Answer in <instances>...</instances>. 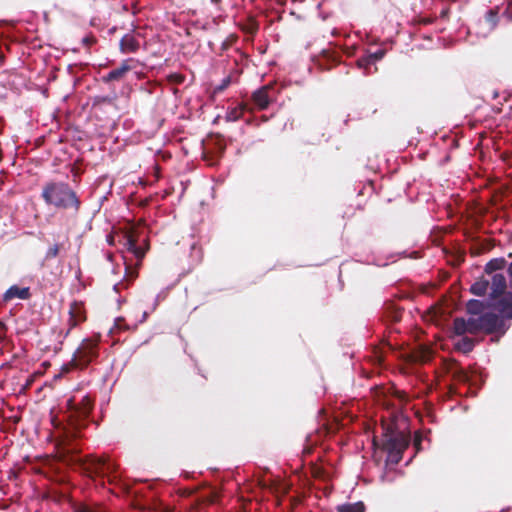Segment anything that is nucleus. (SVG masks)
<instances>
[{"label":"nucleus","instance_id":"1a4fd4ad","mask_svg":"<svg viewBox=\"0 0 512 512\" xmlns=\"http://www.w3.org/2000/svg\"><path fill=\"white\" fill-rule=\"evenodd\" d=\"M489 287L491 289L489 293L491 299H497L502 296L507 288L505 276L501 273H495L491 275Z\"/></svg>","mask_w":512,"mask_h":512},{"label":"nucleus","instance_id":"0eeeda50","mask_svg":"<svg viewBox=\"0 0 512 512\" xmlns=\"http://www.w3.org/2000/svg\"><path fill=\"white\" fill-rule=\"evenodd\" d=\"M276 94L275 84L269 83L257 89L252 94V100L260 110H264L276 99Z\"/></svg>","mask_w":512,"mask_h":512},{"label":"nucleus","instance_id":"dca6fc26","mask_svg":"<svg viewBox=\"0 0 512 512\" xmlns=\"http://www.w3.org/2000/svg\"><path fill=\"white\" fill-rule=\"evenodd\" d=\"M476 341L473 338L462 335V337L455 342L454 347L457 351L468 354L475 347Z\"/></svg>","mask_w":512,"mask_h":512},{"label":"nucleus","instance_id":"e433bc0d","mask_svg":"<svg viewBox=\"0 0 512 512\" xmlns=\"http://www.w3.org/2000/svg\"><path fill=\"white\" fill-rule=\"evenodd\" d=\"M95 0H88L86 4H83V6L92 8Z\"/></svg>","mask_w":512,"mask_h":512},{"label":"nucleus","instance_id":"a878e982","mask_svg":"<svg viewBox=\"0 0 512 512\" xmlns=\"http://www.w3.org/2000/svg\"><path fill=\"white\" fill-rule=\"evenodd\" d=\"M230 83H231V77L230 76L225 77L221 81V83L214 88L213 93L214 94L222 93L230 85Z\"/></svg>","mask_w":512,"mask_h":512},{"label":"nucleus","instance_id":"aec40b11","mask_svg":"<svg viewBox=\"0 0 512 512\" xmlns=\"http://www.w3.org/2000/svg\"><path fill=\"white\" fill-rule=\"evenodd\" d=\"M499 9L498 7L490 9L485 14V22L487 23L490 30H493L498 23L499 20Z\"/></svg>","mask_w":512,"mask_h":512},{"label":"nucleus","instance_id":"72a5a7b5","mask_svg":"<svg viewBox=\"0 0 512 512\" xmlns=\"http://www.w3.org/2000/svg\"><path fill=\"white\" fill-rule=\"evenodd\" d=\"M507 18L512 20V1H510L504 11Z\"/></svg>","mask_w":512,"mask_h":512},{"label":"nucleus","instance_id":"79ce46f5","mask_svg":"<svg viewBox=\"0 0 512 512\" xmlns=\"http://www.w3.org/2000/svg\"><path fill=\"white\" fill-rule=\"evenodd\" d=\"M211 2L215 5H219L221 3V0H211Z\"/></svg>","mask_w":512,"mask_h":512},{"label":"nucleus","instance_id":"4468645a","mask_svg":"<svg viewBox=\"0 0 512 512\" xmlns=\"http://www.w3.org/2000/svg\"><path fill=\"white\" fill-rule=\"evenodd\" d=\"M131 70V66L129 65V60H125L121 63L118 68L111 70L105 77L104 80L106 82L119 81L121 80L127 72Z\"/></svg>","mask_w":512,"mask_h":512},{"label":"nucleus","instance_id":"58836bf2","mask_svg":"<svg viewBox=\"0 0 512 512\" xmlns=\"http://www.w3.org/2000/svg\"><path fill=\"white\" fill-rule=\"evenodd\" d=\"M459 379L465 381L467 379L466 374L464 372H460Z\"/></svg>","mask_w":512,"mask_h":512},{"label":"nucleus","instance_id":"c756f323","mask_svg":"<svg viewBox=\"0 0 512 512\" xmlns=\"http://www.w3.org/2000/svg\"><path fill=\"white\" fill-rule=\"evenodd\" d=\"M312 476L317 479H324L325 471L321 467H312Z\"/></svg>","mask_w":512,"mask_h":512},{"label":"nucleus","instance_id":"ea45409f","mask_svg":"<svg viewBox=\"0 0 512 512\" xmlns=\"http://www.w3.org/2000/svg\"><path fill=\"white\" fill-rule=\"evenodd\" d=\"M508 274H509L510 278L512 279V263L508 267Z\"/></svg>","mask_w":512,"mask_h":512},{"label":"nucleus","instance_id":"7c9ffc66","mask_svg":"<svg viewBox=\"0 0 512 512\" xmlns=\"http://www.w3.org/2000/svg\"><path fill=\"white\" fill-rule=\"evenodd\" d=\"M73 512H102L87 505H78Z\"/></svg>","mask_w":512,"mask_h":512},{"label":"nucleus","instance_id":"20e7f679","mask_svg":"<svg viewBox=\"0 0 512 512\" xmlns=\"http://www.w3.org/2000/svg\"><path fill=\"white\" fill-rule=\"evenodd\" d=\"M98 356V344L91 339H85L74 353L73 362L78 367H86Z\"/></svg>","mask_w":512,"mask_h":512},{"label":"nucleus","instance_id":"7ed1b4c3","mask_svg":"<svg viewBox=\"0 0 512 512\" xmlns=\"http://www.w3.org/2000/svg\"><path fill=\"white\" fill-rule=\"evenodd\" d=\"M382 438L378 444L376 438L373 444L381 448L387 454L386 464L397 465L403 457V453L409 445V438L406 434L394 428L393 424L382 423Z\"/></svg>","mask_w":512,"mask_h":512},{"label":"nucleus","instance_id":"9b49d317","mask_svg":"<svg viewBox=\"0 0 512 512\" xmlns=\"http://www.w3.org/2000/svg\"><path fill=\"white\" fill-rule=\"evenodd\" d=\"M119 46L122 53H135L140 48V42L135 34L127 33L121 38Z\"/></svg>","mask_w":512,"mask_h":512},{"label":"nucleus","instance_id":"f3484780","mask_svg":"<svg viewBox=\"0 0 512 512\" xmlns=\"http://www.w3.org/2000/svg\"><path fill=\"white\" fill-rule=\"evenodd\" d=\"M490 280L480 278L470 287V292L476 296H484L489 288Z\"/></svg>","mask_w":512,"mask_h":512},{"label":"nucleus","instance_id":"2eb2a0df","mask_svg":"<svg viewBox=\"0 0 512 512\" xmlns=\"http://www.w3.org/2000/svg\"><path fill=\"white\" fill-rule=\"evenodd\" d=\"M384 318L389 323H397L402 319V309L389 303L385 307Z\"/></svg>","mask_w":512,"mask_h":512},{"label":"nucleus","instance_id":"5701e85b","mask_svg":"<svg viewBox=\"0 0 512 512\" xmlns=\"http://www.w3.org/2000/svg\"><path fill=\"white\" fill-rule=\"evenodd\" d=\"M388 392L392 397H394L398 401V406H401L408 401V396L404 391L397 390L394 387H391Z\"/></svg>","mask_w":512,"mask_h":512},{"label":"nucleus","instance_id":"c85d7f7f","mask_svg":"<svg viewBox=\"0 0 512 512\" xmlns=\"http://www.w3.org/2000/svg\"><path fill=\"white\" fill-rule=\"evenodd\" d=\"M168 79L172 83L182 84L185 80V76L180 73H173L169 75Z\"/></svg>","mask_w":512,"mask_h":512},{"label":"nucleus","instance_id":"a211bd4d","mask_svg":"<svg viewBox=\"0 0 512 512\" xmlns=\"http://www.w3.org/2000/svg\"><path fill=\"white\" fill-rule=\"evenodd\" d=\"M506 260L504 258H494L491 259L486 265H485V272L489 275L495 274L496 271L502 270L506 266Z\"/></svg>","mask_w":512,"mask_h":512},{"label":"nucleus","instance_id":"423d86ee","mask_svg":"<svg viewBox=\"0 0 512 512\" xmlns=\"http://www.w3.org/2000/svg\"><path fill=\"white\" fill-rule=\"evenodd\" d=\"M480 327H482L480 316L470 317L468 319L457 317L453 320V331L458 336L465 335L466 333L476 335L479 332H483Z\"/></svg>","mask_w":512,"mask_h":512},{"label":"nucleus","instance_id":"39448f33","mask_svg":"<svg viewBox=\"0 0 512 512\" xmlns=\"http://www.w3.org/2000/svg\"><path fill=\"white\" fill-rule=\"evenodd\" d=\"M480 322L483 332L488 335L499 333L502 336L508 329L504 319L492 312L481 314Z\"/></svg>","mask_w":512,"mask_h":512},{"label":"nucleus","instance_id":"473e14b6","mask_svg":"<svg viewBox=\"0 0 512 512\" xmlns=\"http://www.w3.org/2000/svg\"><path fill=\"white\" fill-rule=\"evenodd\" d=\"M115 327L117 329H128V326L125 324V320L123 318H117L116 319Z\"/></svg>","mask_w":512,"mask_h":512},{"label":"nucleus","instance_id":"2f4dec72","mask_svg":"<svg viewBox=\"0 0 512 512\" xmlns=\"http://www.w3.org/2000/svg\"><path fill=\"white\" fill-rule=\"evenodd\" d=\"M383 56H384V52L383 51H377V52L369 55V57H372L373 64H375L376 61L382 59Z\"/></svg>","mask_w":512,"mask_h":512},{"label":"nucleus","instance_id":"a18cd8bd","mask_svg":"<svg viewBox=\"0 0 512 512\" xmlns=\"http://www.w3.org/2000/svg\"><path fill=\"white\" fill-rule=\"evenodd\" d=\"M509 257H512V253L509 254Z\"/></svg>","mask_w":512,"mask_h":512},{"label":"nucleus","instance_id":"ddd939ff","mask_svg":"<svg viewBox=\"0 0 512 512\" xmlns=\"http://www.w3.org/2000/svg\"><path fill=\"white\" fill-rule=\"evenodd\" d=\"M30 297L31 293L29 287L20 288L17 285H13L4 293L3 299L4 301H11L14 298L27 300Z\"/></svg>","mask_w":512,"mask_h":512},{"label":"nucleus","instance_id":"bb28decb","mask_svg":"<svg viewBox=\"0 0 512 512\" xmlns=\"http://www.w3.org/2000/svg\"><path fill=\"white\" fill-rule=\"evenodd\" d=\"M60 247L61 245L57 243L49 247V249L46 252L45 259H53L57 257L60 251Z\"/></svg>","mask_w":512,"mask_h":512},{"label":"nucleus","instance_id":"a19ab883","mask_svg":"<svg viewBox=\"0 0 512 512\" xmlns=\"http://www.w3.org/2000/svg\"><path fill=\"white\" fill-rule=\"evenodd\" d=\"M0 329L6 330V325L2 321H0Z\"/></svg>","mask_w":512,"mask_h":512},{"label":"nucleus","instance_id":"f704fd0d","mask_svg":"<svg viewBox=\"0 0 512 512\" xmlns=\"http://www.w3.org/2000/svg\"><path fill=\"white\" fill-rule=\"evenodd\" d=\"M96 42V39L94 37H85L83 38V43L87 46H90Z\"/></svg>","mask_w":512,"mask_h":512},{"label":"nucleus","instance_id":"f8f14e48","mask_svg":"<svg viewBox=\"0 0 512 512\" xmlns=\"http://www.w3.org/2000/svg\"><path fill=\"white\" fill-rule=\"evenodd\" d=\"M512 293H508L497 301L494 308L501 314V318L512 319Z\"/></svg>","mask_w":512,"mask_h":512},{"label":"nucleus","instance_id":"f257e3e1","mask_svg":"<svg viewBox=\"0 0 512 512\" xmlns=\"http://www.w3.org/2000/svg\"><path fill=\"white\" fill-rule=\"evenodd\" d=\"M93 408L89 397H84L80 406L75 408L68 417V426L62 429L58 436L57 450L59 459L69 465L79 464L83 471L90 477H111V482L117 478L118 465L108 457L89 456L82 460L79 456V448L72 442L80 437V429L84 426L85 419Z\"/></svg>","mask_w":512,"mask_h":512},{"label":"nucleus","instance_id":"412c9836","mask_svg":"<svg viewBox=\"0 0 512 512\" xmlns=\"http://www.w3.org/2000/svg\"><path fill=\"white\" fill-rule=\"evenodd\" d=\"M245 105L240 104L232 109H230L226 114V119L228 121H237L240 119L245 111Z\"/></svg>","mask_w":512,"mask_h":512},{"label":"nucleus","instance_id":"b1692460","mask_svg":"<svg viewBox=\"0 0 512 512\" xmlns=\"http://www.w3.org/2000/svg\"><path fill=\"white\" fill-rule=\"evenodd\" d=\"M219 497V494L215 490H210L208 495L201 496V503L214 504Z\"/></svg>","mask_w":512,"mask_h":512},{"label":"nucleus","instance_id":"6ab92c4d","mask_svg":"<svg viewBox=\"0 0 512 512\" xmlns=\"http://www.w3.org/2000/svg\"><path fill=\"white\" fill-rule=\"evenodd\" d=\"M337 512H365L363 502L345 503L337 507Z\"/></svg>","mask_w":512,"mask_h":512},{"label":"nucleus","instance_id":"cd10ccee","mask_svg":"<svg viewBox=\"0 0 512 512\" xmlns=\"http://www.w3.org/2000/svg\"><path fill=\"white\" fill-rule=\"evenodd\" d=\"M258 23L254 19H249L244 30L249 34H255L258 31Z\"/></svg>","mask_w":512,"mask_h":512},{"label":"nucleus","instance_id":"4be33fe9","mask_svg":"<svg viewBox=\"0 0 512 512\" xmlns=\"http://www.w3.org/2000/svg\"><path fill=\"white\" fill-rule=\"evenodd\" d=\"M466 308L469 314L478 315L482 312L484 305L479 300H469Z\"/></svg>","mask_w":512,"mask_h":512},{"label":"nucleus","instance_id":"4c0bfd02","mask_svg":"<svg viewBox=\"0 0 512 512\" xmlns=\"http://www.w3.org/2000/svg\"><path fill=\"white\" fill-rule=\"evenodd\" d=\"M4 61H5V55L0 51V66L3 65Z\"/></svg>","mask_w":512,"mask_h":512},{"label":"nucleus","instance_id":"6e6552de","mask_svg":"<svg viewBox=\"0 0 512 512\" xmlns=\"http://www.w3.org/2000/svg\"><path fill=\"white\" fill-rule=\"evenodd\" d=\"M87 319L84 304L82 302L74 301L70 304L69 308V329L66 334H69L71 329L79 324L85 322Z\"/></svg>","mask_w":512,"mask_h":512},{"label":"nucleus","instance_id":"c9c22d12","mask_svg":"<svg viewBox=\"0 0 512 512\" xmlns=\"http://www.w3.org/2000/svg\"><path fill=\"white\" fill-rule=\"evenodd\" d=\"M448 14H449V8H445L441 11L440 13V17L441 18H447L448 17Z\"/></svg>","mask_w":512,"mask_h":512},{"label":"nucleus","instance_id":"f03ea898","mask_svg":"<svg viewBox=\"0 0 512 512\" xmlns=\"http://www.w3.org/2000/svg\"><path fill=\"white\" fill-rule=\"evenodd\" d=\"M41 198L48 206L56 209L73 210L78 212L81 200L69 183L57 180H48L42 185Z\"/></svg>","mask_w":512,"mask_h":512},{"label":"nucleus","instance_id":"9d476101","mask_svg":"<svg viewBox=\"0 0 512 512\" xmlns=\"http://www.w3.org/2000/svg\"><path fill=\"white\" fill-rule=\"evenodd\" d=\"M124 247L128 252L134 255V257L141 262L145 256V249L137 245V239L132 232L127 233L124 236Z\"/></svg>","mask_w":512,"mask_h":512},{"label":"nucleus","instance_id":"37998d69","mask_svg":"<svg viewBox=\"0 0 512 512\" xmlns=\"http://www.w3.org/2000/svg\"><path fill=\"white\" fill-rule=\"evenodd\" d=\"M104 100H105V101L107 100L109 103H111V105H114V101H113V99H112V98H111V99L104 98Z\"/></svg>","mask_w":512,"mask_h":512},{"label":"nucleus","instance_id":"393cba45","mask_svg":"<svg viewBox=\"0 0 512 512\" xmlns=\"http://www.w3.org/2000/svg\"><path fill=\"white\" fill-rule=\"evenodd\" d=\"M357 65L359 68L367 70L370 68L371 65H374V64L372 62V57H369V55H368V56L359 58L357 60Z\"/></svg>","mask_w":512,"mask_h":512},{"label":"nucleus","instance_id":"c03bdc74","mask_svg":"<svg viewBox=\"0 0 512 512\" xmlns=\"http://www.w3.org/2000/svg\"><path fill=\"white\" fill-rule=\"evenodd\" d=\"M390 406H392V407H396V404H395V403H392V404L387 403V407H390Z\"/></svg>","mask_w":512,"mask_h":512}]
</instances>
